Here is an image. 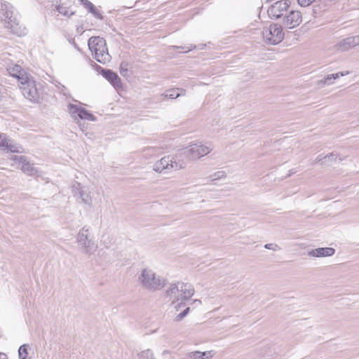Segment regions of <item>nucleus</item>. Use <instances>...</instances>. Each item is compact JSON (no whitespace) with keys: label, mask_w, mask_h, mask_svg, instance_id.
<instances>
[{"label":"nucleus","mask_w":359,"mask_h":359,"mask_svg":"<svg viewBox=\"0 0 359 359\" xmlns=\"http://www.w3.org/2000/svg\"><path fill=\"white\" fill-rule=\"evenodd\" d=\"M7 71L11 76L18 79L23 96L31 102H37L39 95L33 77L26 73L18 65L8 67Z\"/></svg>","instance_id":"obj_1"},{"label":"nucleus","mask_w":359,"mask_h":359,"mask_svg":"<svg viewBox=\"0 0 359 359\" xmlns=\"http://www.w3.org/2000/svg\"><path fill=\"white\" fill-rule=\"evenodd\" d=\"M0 20L4 22L6 29L18 36H24L28 33L26 27L14 15L12 5L2 0H0Z\"/></svg>","instance_id":"obj_2"},{"label":"nucleus","mask_w":359,"mask_h":359,"mask_svg":"<svg viewBox=\"0 0 359 359\" xmlns=\"http://www.w3.org/2000/svg\"><path fill=\"white\" fill-rule=\"evenodd\" d=\"M137 283L141 288L153 292L164 287L166 285V279L156 274L151 269L143 268L138 273Z\"/></svg>","instance_id":"obj_3"},{"label":"nucleus","mask_w":359,"mask_h":359,"mask_svg":"<svg viewBox=\"0 0 359 359\" xmlns=\"http://www.w3.org/2000/svg\"><path fill=\"white\" fill-rule=\"evenodd\" d=\"M186 166L185 161L180 156V151L174 156H167L156 161L153 165V170L157 172L164 170H179Z\"/></svg>","instance_id":"obj_4"},{"label":"nucleus","mask_w":359,"mask_h":359,"mask_svg":"<svg viewBox=\"0 0 359 359\" xmlns=\"http://www.w3.org/2000/svg\"><path fill=\"white\" fill-rule=\"evenodd\" d=\"M90 227L84 226L76 236V242L81 247V251L88 257L92 255L97 249L95 242L89 238Z\"/></svg>","instance_id":"obj_5"},{"label":"nucleus","mask_w":359,"mask_h":359,"mask_svg":"<svg viewBox=\"0 0 359 359\" xmlns=\"http://www.w3.org/2000/svg\"><path fill=\"white\" fill-rule=\"evenodd\" d=\"M212 150L210 146L193 144L180 150V156L184 158L195 159L208 154Z\"/></svg>","instance_id":"obj_6"},{"label":"nucleus","mask_w":359,"mask_h":359,"mask_svg":"<svg viewBox=\"0 0 359 359\" xmlns=\"http://www.w3.org/2000/svg\"><path fill=\"white\" fill-rule=\"evenodd\" d=\"M263 37L266 41L271 42L272 45H278L284 38L282 26L277 24L271 25L263 32Z\"/></svg>","instance_id":"obj_7"},{"label":"nucleus","mask_w":359,"mask_h":359,"mask_svg":"<svg viewBox=\"0 0 359 359\" xmlns=\"http://www.w3.org/2000/svg\"><path fill=\"white\" fill-rule=\"evenodd\" d=\"M290 1L287 0L277 1L268 9V15L271 19H279L285 16L287 13L290 6Z\"/></svg>","instance_id":"obj_8"},{"label":"nucleus","mask_w":359,"mask_h":359,"mask_svg":"<svg viewBox=\"0 0 359 359\" xmlns=\"http://www.w3.org/2000/svg\"><path fill=\"white\" fill-rule=\"evenodd\" d=\"M302 14L297 11H290L283 18V25L289 28L292 29L297 27L302 22Z\"/></svg>","instance_id":"obj_9"},{"label":"nucleus","mask_w":359,"mask_h":359,"mask_svg":"<svg viewBox=\"0 0 359 359\" xmlns=\"http://www.w3.org/2000/svg\"><path fill=\"white\" fill-rule=\"evenodd\" d=\"M101 74L116 89L122 88L121 80L116 73L111 69H102Z\"/></svg>","instance_id":"obj_10"},{"label":"nucleus","mask_w":359,"mask_h":359,"mask_svg":"<svg viewBox=\"0 0 359 359\" xmlns=\"http://www.w3.org/2000/svg\"><path fill=\"white\" fill-rule=\"evenodd\" d=\"M165 295L172 300V304L181 300L179 282L170 284L165 291Z\"/></svg>","instance_id":"obj_11"},{"label":"nucleus","mask_w":359,"mask_h":359,"mask_svg":"<svg viewBox=\"0 0 359 359\" xmlns=\"http://www.w3.org/2000/svg\"><path fill=\"white\" fill-rule=\"evenodd\" d=\"M88 48L90 52L95 53L94 58L98 62L103 63L107 60V46H88Z\"/></svg>","instance_id":"obj_12"},{"label":"nucleus","mask_w":359,"mask_h":359,"mask_svg":"<svg viewBox=\"0 0 359 359\" xmlns=\"http://www.w3.org/2000/svg\"><path fill=\"white\" fill-rule=\"evenodd\" d=\"M180 298L182 301L189 299L194 294V289L189 283L179 282Z\"/></svg>","instance_id":"obj_13"},{"label":"nucleus","mask_w":359,"mask_h":359,"mask_svg":"<svg viewBox=\"0 0 359 359\" xmlns=\"http://www.w3.org/2000/svg\"><path fill=\"white\" fill-rule=\"evenodd\" d=\"M335 250L332 248H318L310 250L308 255L314 257H323L332 256Z\"/></svg>","instance_id":"obj_14"},{"label":"nucleus","mask_w":359,"mask_h":359,"mask_svg":"<svg viewBox=\"0 0 359 359\" xmlns=\"http://www.w3.org/2000/svg\"><path fill=\"white\" fill-rule=\"evenodd\" d=\"M83 6L88 10L95 18L102 20L103 18L101 13L97 11L96 7L88 0H81Z\"/></svg>","instance_id":"obj_15"},{"label":"nucleus","mask_w":359,"mask_h":359,"mask_svg":"<svg viewBox=\"0 0 359 359\" xmlns=\"http://www.w3.org/2000/svg\"><path fill=\"white\" fill-rule=\"evenodd\" d=\"M21 170L22 172L29 176H33L36 174L37 170L34 167L33 164L30 163L27 160L22 165Z\"/></svg>","instance_id":"obj_16"},{"label":"nucleus","mask_w":359,"mask_h":359,"mask_svg":"<svg viewBox=\"0 0 359 359\" xmlns=\"http://www.w3.org/2000/svg\"><path fill=\"white\" fill-rule=\"evenodd\" d=\"M79 194H80V198H81L82 202L83 203L90 206L92 204V199H91L90 191L88 190L81 189L79 190Z\"/></svg>","instance_id":"obj_17"},{"label":"nucleus","mask_w":359,"mask_h":359,"mask_svg":"<svg viewBox=\"0 0 359 359\" xmlns=\"http://www.w3.org/2000/svg\"><path fill=\"white\" fill-rule=\"evenodd\" d=\"M81 109L82 107H80L76 104H69L68 105L69 113L74 120L79 117L80 111H81Z\"/></svg>","instance_id":"obj_18"},{"label":"nucleus","mask_w":359,"mask_h":359,"mask_svg":"<svg viewBox=\"0 0 359 359\" xmlns=\"http://www.w3.org/2000/svg\"><path fill=\"white\" fill-rule=\"evenodd\" d=\"M338 45H359V35L347 37Z\"/></svg>","instance_id":"obj_19"},{"label":"nucleus","mask_w":359,"mask_h":359,"mask_svg":"<svg viewBox=\"0 0 359 359\" xmlns=\"http://www.w3.org/2000/svg\"><path fill=\"white\" fill-rule=\"evenodd\" d=\"M185 90L184 89H172L168 91V93L165 94V97L170 98V99H175L180 96V95H184Z\"/></svg>","instance_id":"obj_20"},{"label":"nucleus","mask_w":359,"mask_h":359,"mask_svg":"<svg viewBox=\"0 0 359 359\" xmlns=\"http://www.w3.org/2000/svg\"><path fill=\"white\" fill-rule=\"evenodd\" d=\"M79 118L81 119H85L93 121H95L96 120V117L89 111L85 109L84 108H82L81 111H80V115Z\"/></svg>","instance_id":"obj_21"},{"label":"nucleus","mask_w":359,"mask_h":359,"mask_svg":"<svg viewBox=\"0 0 359 359\" xmlns=\"http://www.w3.org/2000/svg\"><path fill=\"white\" fill-rule=\"evenodd\" d=\"M88 45H106V41L100 36H92L88 39Z\"/></svg>","instance_id":"obj_22"},{"label":"nucleus","mask_w":359,"mask_h":359,"mask_svg":"<svg viewBox=\"0 0 359 359\" xmlns=\"http://www.w3.org/2000/svg\"><path fill=\"white\" fill-rule=\"evenodd\" d=\"M57 11L58 13L62 14L64 16H72L74 14V11H69L67 7L64 6L63 5H59L57 6Z\"/></svg>","instance_id":"obj_23"},{"label":"nucleus","mask_w":359,"mask_h":359,"mask_svg":"<svg viewBox=\"0 0 359 359\" xmlns=\"http://www.w3.org/2000/svg\"><path fill=\"white\" fill-rule=\"evenodd\" d=\"M139 359H155L153 352L150 349L142 351L138 354Z\"/></svg>","instance_id":"obj_24"},{"label":"nucleus","mask_w":359,"mask_h":359,"mask_svg":"<svg viewBox=\"0 0 359 359\" xmlns=\"http://www.w3.org/2000/svg\"><path fill=\"white\" fill-rule=\"evenodd\" d=\"M120 73L123 76H128V64L126 62H122L120 64Z\"/></svg>","instance_id":"obj_25"},{"label":"nucleus","mask_w":359,"mask_h":359,"mask_svg":"<svg viewBox=\"0 0 359 359\" xmlns=\"http://www.w3.org/2000/svg\"><path fill=\"white\" fill-rule=\"evenodd\" d=\"M226 176V173L224 171H217L214 174L211 175L209 177L211 181H215L221 178H223Z\"/></svg>","instance_id":"obj_26"},{"label":"nucleus","mask_w":359,"mask_h":359,"mask_svg":"<svg viewBox=\"0 0 359 359\" xmlns=\"http://www.w3.org/2000/svg\"><path fill=\"white\" fill-rule=\"evenodd\" d=\"M9 147H7L6 149L9 150L12 153H19L20 152V147L17 144H13V141L10 140V144H8Z\"/></svg>","instance_id":"obj_27"},{"label":"nucleus","mask_w":359,"mask_h":359,"mask_svg":"<svg viewBox=\"0 0 359 359\" xmlns=\"http://www.w3.org/2000/svg\"><path fill=\"white\" fill-rule=\"evenodd\" d=\"M186 358L187 359H201V351H193L188 353L186 355Z\"/></svg>","instance_id":"obj_28"},{"label":"nucleus","mask_w":359,"mask_h":359,"mask_svg":"<svg viewBox=\"0 0 359 359\" xmlns=\"http://www.w3.org/2000/svg\"><path fill=\"white\" fill-rule=\"evenodd\" d=\"M331 80H332V78L330 76V74L326 76L325 78H323L321 80H319L318 81V85L320 86H324L325 84L330 85L332 83Z\"/></svg>","instance_id":"obj_29"},{"label":"nucleus","mask_w":359,"mask_h":359,"mask_svg":"<svg viewBox=\"0 0 359 359\" xmlns=\"http://www.w3.org/2000/svg\"><path fill=\"white\" fill-rule=\"evenodd\" d=\"M12 160L19 165H22L27 160V158L23 156H13Z\"/></svg>","instance_id":"obj_30"},{"label":"nucleus","mask_w":359,"mask_h":359,"mask_svg":"<svg viewBox=\"0 0 359 359\" xmlns=\"http://www.w3.org/2000/svg\"><path fill=\"white\" fill-rule=\"evenodd\" d=\"M214 355L213 351H201V359H210Z\"/></svg>","instance_id":"obj_31"},{"label":"nucleus","mask_w":359,"mask_h":359,"mask_svg":"<svg viewBox=\"0 0 359 359\" xmlns=\"http://www.w3.org/2000/svg\"><path fill=\"white\" fill-rule=\"evenodd\" d=\"M8 144H10V139H8L6 137L1 139L0 147L3 148L4 149H6L7 147H9Z\"/></svg>","instance_id":"obj_32"},{"label":"nucleus","mask_w":359,"mask_h":359,"mask_svg":"<svg viewBox=\"0 0 359 359\" xmlns=\"http://www.w3.org/2000/svg\"><path fill=\"white\" fill-rule=\"evenodd\" d=\"M337 156H338V155L337 154L332 152V153H330L329 154L325 156L324 158L325 161L331 162L332 161H336V159L337 158Z\"/></svg>","instance_id":"obj_33"},{"label":"nucleus","mask_w":359,"mask_h":359,"mask_svg":"<svg viewBox=\"0 0 359 359\" xmlns=\"http://www.w3.org/2000/svg\"><path fill=\"white\" fill-rule=\"evenodd\" d=\"M349 74V72H340L336 74H330V76L332 78V79H337L339 78V76H344L345 75H348Z\"/></svg>","instance_id":"obj_34"},{"label":"nucleus","mask_w":359,"mask_h":359,"mask_svg":"<svg viewBox=\"0 0 359 359\" xmlns=\"http://www.w3.org/2000/svg\"><path fill=\"white\" fill-rule=\"evenodd\" d=\"M172 47L175 48L176 50L181 49V50H177V53H187L191 50V48H189V46H172Z\"/></svg>","instance_id":"obj_35"},{"label":"nucleus","mask_w":359,"mask_h":359,"mask_svg":"<svg viewBox=\"0 0 359 359\" xmlns=\"http://www.w3.org/2000/svg\"><path fill=\"white\" fill-rule=\"evenodd\" d=\"M264 248L268 250L276 251L280 249L278 245L273 243H268L264 245Z\"/></svg>","instance_id":"obj_36"},{"label":"nucleus","mask_w":359,"mask_h":359,"mask_svg":"<svg viewBox=\"0 0 359 359\" xmlns=\"http://www.w3.org/2000/svg\"><path fill=\"white\" fill-rule=\"evenodd\" d=\"M315 0H297L299 5L302 6H308Z\"/></svg>","instance_id":"obj_37"},{"label":"nucleus","mask_w":359,"mask_h":359,"mask_svg":"<svg viewBox=\"0 0 359 359\" xmlns=\"http://www.w3.org/2000/svg\"><path fill=\"white\" fill-rule=\"evenodd\" d=\"M184 318V316H182V313H180L175 316V321L179 322V321L182 320Z\"/></svg>","instance_id":"obj_38"},{"label":"nucleus","mask_w":359,"mask_h":359,"mask_svg":"<svg viewBox=\"0 0 359 359\" xmlns=\"http://www.w3.org/2000/svg\"><path fill=\"white\" fill-rule=\"evenodd\" d=\"M189 311L190 308L187 307L182 312H181L182 316H184V317H185L189 313Z\"/></svg>","instance_id":"obj_39"},{"label":"nucleus","mask_w":359,"mask_h":359,"mask_svg":"<svg viewBox=\"0 0 359 359\" xmlns=\"http://www.w3.org/2000/svg\"><path fill=\"white\" fill-rule=\"evenodd\" d=\"M323 160H325L324 158V156H323L322 155H318L316 159V162H321L323 161Z\"/></svg>","instance_id":"obj_40"},{"label":"nucleus","mask_w":359,"mask_h":359,"mask_svg":"<svg viewBox=\"0 0 359 359\" xmlns=\"http://www.w3.org/2000/svg\"><path fill=\"white\" fill-rule=\"evenodd\" d=\"M0 359H8L6 354L0 353Z\"/></svg>","instance_id":"obj_41"},{"label":"nucleus","mask_w":359,"mask_h":359,"mask_svg":"<svg viewBox=\"0 0 359 359\" xmlns=\"http://www.w3.org/2000/svg\"><path fill=\"white\" fill-rule=\"evenodd\" d=\"M182 306H184V304L181 302V303H178L177 305L175 306V309H178L179 308H180Z\"/></svg>","instance_id":"obj_42"},{"label":"nucleus","mask_w":359,"mask_h":359,"mask_svg":"<svg viewBox=\"0 0 359 359\" xmlns=\"http://www.w3.org/2000/svg\"><path fill=\"white\" fill-rule=\"evenodd\" d=\"M262 59H263V60H271V59H272V57H269V56H266V55H265V56H263V57H262Z\"/></svg>","instance_id":"obj_43"},{"label":"nucleus","mask_w":359,"mask_h":359,"mask_svg":"<svg viewBox=\"0 0 359 359\" xmlns=\"http://www.w3.org/2000/svg\"><path fill=\"white\" fill-rule=\"evenodd\" d=\"M168 353H170V351H168V350H165L162 353L163 355H165L168 354Z\"/></svg>","instance_id":"obj_44"},{"label":"nucleus","mask_w":359,"mask_h":359,"mask_svg":"<svg viewBox=\"0 0 359 359\" xmlns=\"http://www.w3.org/2000/svg\"><path fill=\"white\" fill-rule=\"evenodd\" d=\"M344 160V158H339V161H341Z\"/></svg>","instance_id":"obj_45"},{"label":"nucleus","mask_w":359,"mask_h":359,"mask_svg":"<svg viewBox=\"0 0 359 359\" xmlns=\"http://www.w3.org/2000/svg\"><path fill=\"white\" fill-rule=\"evenodd\" d=\"M78 50H80V48L79 46H76Z\"/></svg>","instance_id":"obj_46"},{"label":"nucleus","mask_w":359,"mask_h":359,"mask_svg":"<svg viewBox=\"0 0 359 359\" xmlns=\"http://www.w3.org/2000/svg\"><path fill=\"white\" fill-rule=\"evenodd\" d=\"M195 302H198L199 303H201V300H195Z\"/></svg>","instance_id":"obj_47"},{"label":"nucleus","mask_w":359,"mask_h":359,"mask_svg":"<svg viewBox=\"0 0 359 359\" xmlns=\"http://www.w3.org/2000/svg\"><path fill=\"white\" fill-rule=\"evenodd\" d=\"M1 139V135L0 134V140Z\"/></svg>","instance_id":"obj_48"}]
</instances>
